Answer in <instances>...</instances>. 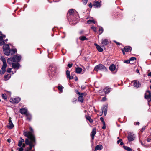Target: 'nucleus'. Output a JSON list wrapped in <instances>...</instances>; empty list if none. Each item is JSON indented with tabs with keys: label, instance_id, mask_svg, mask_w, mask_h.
Masks as SVG:
<instances>
[{
	"label": "nucleus",
	"instance_id": "f257e3e1",
	"mask_svg": "<svg viewBox=\"0 0 151 151\" xmlns=\"http://www.w3.org/2000/svg\"><path fill=\"white\" fill-rule=\"evenodd\" d=\"M3 48L4 54L7 56L13 55L17 52V50L16 49H10L9 44L4 45Z\"/></svg>",
	"mask_w": 151,
	"mask_h": 151
},
{
	"label": "nucleus",
	"instance_id": "f03ea898",
	"mask_svg": "<svg viewBox=\"0 0 151 151\" xmlns=\"http://www.w3.org/2000/svg\"><path fill=\"white\" fill-rule=\"evenodd\" d=\"M101 70L103 71L107 72V69L104 65L101 64H99L96 65L94 68V70L97 72L98 70Z\"/></svg>",
	"mask_w": 151,
	"mask_h": 151
},
{
	"label": "nucleus",
	"instance_id": "7ed1b4c3",
	"mask_svg": "<svg viewBox=\"0 0 151 151\" xmlns=\"http://www.w3.org/2000/svg\"><path fill=\"white\" fill-rule=\"evenodd\" d=\"M23 134L24 135L27 137L32 141L33 142L35 140V138L32 133L31 132L28 131H25L23 132Z\"/></svg>",
	"mask_w": 151,
	"mask_h": 151
},
{
	"label": "nucleus",
	"instance_id": "20e7f679",
	"mask_svg": "<svg viewBox=\"0 0 151 151\" xmlns=\"http://www.w3.org/2000/svg\"><path fill=\"white\" fill-rule=\"evenodd\" d=\"M145 98L147 100L148 103L151 101V93L150 91H148L145 94Z\"/></svg>",
	"mask_w": 151,
	"mask_h": 151
},
{
	"label": "nucleus",
	"instance_id": "39448f33",
	"mask_svg": "<svg viewBox=\"0 0 151 151\" xmlns=\"http://www.w3.org/2000/svg\"><path fill=\"white\" fill-rule=\"evenodd\" d=\"M135 136L133 132H131L128 133L127 139L128 141L129 142L133 141L135 139Z\"/></svg>",
	"mask_w": 151,
	"mask_h": 151
},
{
	"label": "nucleus",
	"instance_id": "423d86ee",
	"mask_svg": "<svg viewBox=\"0 0 151 151\" xmlns=\"http://www.w3.org/2000/svg\"><path fill=\"white\" fill-rule=\"evenodd\" d=\"M13 58L14 59V62L18 63L20 62L21 59V56L19 54H17L14 56Z\"/></svg>",
	"mask_w": 151,
	"mask_h": 151
},
{
	"label": "nucleus",
	"instance_id": "0eeeda50",
	"mask_svg": "<svg viewBox=\"0 0 151 151\" xmlns=\"http://www.w3.org/2000/svg\"><path fill=\"white\" fill-rule=\"evenodd\" d=\"M7 66V65L6 62L3 63L2 66L1 68V70H2L1 72V75L4 74L6 72V69Z\"/></svg>",
	"mask_w": 151,
	"mask_h": 151
},
{
	"label": "nucleus",
	"instance_id": "6e6552de",
	"mask_svg": "<svg viewBox=\"0 0 151 151\" xmlns=\"http://www.w3.org/2000/svg\"><path fill=\"white\" fill-rule=\"evenodd\" d=\"M48 73H49V76L50 77H52L54 75L55 72L52 69V66H50L48 70Z\"/></svg>",
	"mask_w": 151,
	"mask_h": 151
},
{
	"label": "nucleus",
	"instance_id": "1a4fd4ad",
	"mask_svg": "<svg viewBox=\"0 0 151 151\" xmlns=\"http://www.w3.org/2000/svg\"><path fill=\"white\" fill-rule=\"evenodd\" d=\"M20 66V64L18 63H14L12 64V66L13 68L16 70L18 69Z\"/></svg>",
	"mask_w": 151,
	"mask_h": 151
},
{
	"label": "nucleus",
	"instance_id": "9d476101",
	"mask_svg": "<svg viewBox=\"0 0 151 151\" xmlns=\"http://www.w3.org/2000/svg\"><path fill=\"white\" fill-rule=\"evenodd\" d=\"M9 125L7 126V127L9 129H11L14 127V125L12 122V121L11 120V118H9Z\"/></svg>",
	"mask_w": 151,
	"mask_h": 151
},
{
	"label": "nucleus",
	"instance_id": "9b49d317",
	"mask_svg": "<svg viewBox=\"0 0 151 151\" xmlns=\"http://www.w3.org/2000/svg\"><path fill=\"white\" fill-rule=\"evenodd\" d=\"M107 106L105 105L103 106L102 109V113L101 114V115H102L103 113L104 112V116H105L107 113Z\"/></svg>",
	"mask_w": 151,
	"mask_h": 151
},
{
	"label": "nucleus",
	"instance_id": "f8f14e48",
	"mask_svg": "<svg viewBox=\"0 0 151 151\" xmlns=\"http://www.w3.org/2000/svg\"><path fill=\"white\" fill-rule=\"evenodd\" d=\"M27 109L26 108H22L20 109V112L22 114H26L28 112H27Z\"/></svg>",
	"mask_w": 151,
	"mask_h": 151
},
{
	"label": "nucleus",
	"instance_id": "ddd939ff",
	"mask_svg": "<svg viewBox=\"0 0 151 151\" xmlns=\"http://www.w3.org/2000/svg\"><path fill=\"white\" fill-rule=\"evenodd\" d=\"M132 83H133V86L134 87H136L137 88H138L139 87L141 86L140 83L139 82V81H132Z\"/></svg>",
	"mask_w": 151,
	"mask_h": 151
},
{
	"label": "nucleus",
	"instance_id": "4468645a",
	"mask_svg": "<svg viewBox=\"0 0 151 151\" xmlns=\"http://www.w3.org/2000/svg\"><path fill=\"white\" fill-rule=\"evenodd\" d=\"M96 132V128H93L92 132L91 133V139L92 140H93L94 139V136L95 135Z\"/></svg>",
	"mask_w": 151,
	"mask_h": 151
},
{
	"label": "nucleus",
	"instance_id": "2eb2a0df",
	"mask_svg": "<svg viewBox=\"0 0 151 151\" xmlns=\"http://www.w3.org/2000/svg\"><path fill=\"white\" fill-rule=\"evenodd\" d=\"M21 99L19 97L14 98L12 99L11 102L13 103H17L20 101Z\"/></svg>",
	"mask_w": 151,
	"mask_h": 151
},
{
	"label": "nucleus",
	"instance_id": "dca6fc26",
	"mask_svg": "<svg viewBox=\"0 0 151 151\" xmlns=\"http://www.w3.org/2000/svg\"><path fill=\"white\" fill-rule=\"evenodd\" d=\"M66 74L67 78H69V80H70L73 79V76H70V71L67 70L66 71Z\"/></svg>",
	"mask_w": 151,
	"mask_h": 151
},
{
	"label": "nucleus",
	"instance_id": "f3484780",
	"mask_svg": "<svg viewBox=\"0 0 151 151\" xmlns=\"http://www.w3.org/2000/svg\"><path fill=\"white\" fill-rule=\"evenodd\" d=\"M126 52H131L132 50V47L129 46H127L123 48Z\"/></svg>",
	"mask_w": 151,
	"mask_h": 151
},
{
	"label": "nucleus",
	"instance_id": "a211bd4d",
	"mask_svg": "<svg viewBox=\"0 0 151 151\" xmlns=\"http://www.w3.org/2000/svg\"><path fill=\"white\" fill-rule=\"evenodd\" d=\"M94 45L96 46V49H97L98 51L99 52H102L103 50L100 46L97 43H95L94 44Z\"/></svg>",
	"mask_w": 151,
	"mask_h": 151
},
{
	"label": "nucleus",
	"instance_id": "6ab92c4d",
	"mask_svg": "<svg viewBox=\"0 0 151 151\" xmlns=\"http://www.w3.org/2000/svg\"><path fill=\"white\" fill-rule=\"evenodd\" d=\"M101 44L103 46L109 44V41L107 39H102L101 40Z\"/></svg>",
	"mask_w": 151,
	"mask_h": 151
},
{
	"label": "nucleus",
	"instance_id": "aec40b11",
	"mask_svg": "<svg viewBox=\"0 0 151 151\" xmlns=\"http://www.w3.org/2000/svg\"><path fill=\"white\" fill-rule=\"evenodd\" d=\"M35 141L32 142L31 140L29 141L28 139H26L25 140V142L27 145H29V146L33 145L32 143L34 142Z\"/></svg>",
	"mask_w": 151,
	"mask_h": 151
},
{
	"label": "nucleus",
	"instance_id": "412c9836",
	"mask_svg": "<svg viewBox=\"0 0 151 151\" xmlns=\"http://www.w3.org/2000/svg\"><path fill=\"white\" fill-rule=\"evenodd\" d=\"M7 62L8 64L12 65V64L14 63L13 62H14L13 57L8 58L7 60Z\"/></svg>",
	"mask_w": 151,
	"mask_h": 151
},
{
	"label": "nucleus",
	"instance_id": "4be33fe9",
	"mask_svg": "<svg viewBox=\"0 0 151 151\" xmlns=\"http://www.w3.org/2000/svg\"><path fill=\"white\" fill-rule=\"evenodd\" d=\"M111 88L108 87H105L104 89V91L105 94H108L111 91Z\"/></svg>",
	"mask_w": 151,
	"mask_h": 151
},
{
	"label": "nucleus",
	"instance_id": "5701e85b",
	"mask_svg": "<svg viewBox=\"0 0 151 151\" xmlns=\"http://www.w3.org/2000/svg\"><path fill=\"white\" fill-rule=\"evenodd\" d=\"M116 69V66L115 65L112 64L109 67V69L112 72L114 71Z\"/></svg>",
	"mask_w": 151,
	"mask_h": 151
},
{
	"label": "nucleus",
	"instance_id": "b1692460",
	"mask_svg": "<svg viewBox=\"0 0 151 151\" xmlns=\"http://www.w3.org/2000/svg\"><path fill=\"white\" fill-rule=\"evenodd\" d=\"M93 6L96 8L99 7L101 6V4L98 1H96L93 4Z\"/></svg>",
	"mask_w": 151,
	"mask_h": 151
},
{
	"label": "nucleus",
	"instance_id": "393cba45",
	"mask_svg": "<svg viewBox=\"0 0 151 151\" xmlns=\"http://www.w3.org/2000/svg\"><path fill=\"white\" fill-rule=\"evenodd\" d=\"M27 118L26 119L29 121H31L32 118L31 115L29 113L25 115Z\"/></svg>",
	"mask_w": 151,
	"mask_h": 151
},
{
	"label": "nucleus",
	"instance_id": "a878e982",
	"mask_svg": "<svg viewBox=\"0 0 151 151\" xmlns=\"http://www.w3.org/2000/svg\"><path fill=\"white\" fill-rule=\"evenodd\" d=\"M103 148L102 145H101L99 144L96 145L95 147V150H101Z\"/></svg>",
	"mask_w": 151,
	"mask_h": 151
},
{
	"label": "nucleus",
	"instance_id": "bb28decb",
	"mask_svg": "<svg viewBox=\"0 0 151 151\" xmlns=\"http://www.w3.org/2000/svg\"><path fill=\"white\" fill-rule=\"evenodd\" d=\"M82 70V69L80 67H77L76 68V72L77 73H80Z\"/></svg>",
	"mask_w": 151,
	"mask_h": 151
},
{
	"label": "nucleus",
	"instance_id": "cd10ccee",
	"mask_svg": "<svg viewBox=\"0 0 151 151\" xmlns=\"http://www.w3.org/2000/svg\"><path fill=\"white\" fill-rule=\"evenodd\" d=\"M24 142V140L23 139H22V138H21V140L19 141L18 145L19 147H21L22 145L23 142Z\"/></svg>",
	"mask_w": 151,
	"mask_h": 151
},
{
	"label": "nucleus",
	"instance_id": "c85d7f7f",
	"mask_svg": "<svg viewBox=\"0 0 151 151\" xmlns=\"http://www.w3.org/2000/svg\"><path fill=\"white\" fill-rule=\"evenodd\" d=\"M11 77V75L9 74L5 75L4 76V80L7 81L9 80Z\"/></svg>",
	"mask_w": 151,
	"mask_h": 151
},
{
	"label": "nucleus",
	"instance_id": "c756f323",
	"mask_svg": "<svg viewBox=\"0 0 151 151\" xmlns=\"http://www.w3.org/2000/svg\"><path fill=\"white\" fill-rule=\"evenodd\" d=\"M78 101L81 103H82L83 101V96H79L78 99Z\"/></svg>",
	"mask_w": 151,
	"mask_h": 151
},
{
	"label": "nucleus",
	"instance_id": "7c9ffc66",
	"mask_svg": "<svg viewBox=\"0 0 151 151\" xmlns=\"http://www.w3.org/2000/svg\"><path fill=\"white\" fill-rule=\"evenodd\" d=\"M85 117L87 120H89V122H91L92 123L93 122V120L91 119L90 116H87V115H85Z\"/></svg>",
	"mask_w": 151,
	"mask_h": 151
},
{
	"label": "nucleus",
	"instance_id": "2f4dec72",
	"mask_svg": "<svg viewBox=\"0 0 151 151\" xmlns=\"http://www.w3.org/2000/svg\"><path fill=\"white\" fill-rule=\"evenodd\" d=\"M123 147L125 150L128 151H132V149L129 147L125 146V145L123 146Z\"/></svg>",
	"mask_w": 151,
	"mask_h": 151
},
{
	"label": "nucleus",
	"instance_id": "473e14b6",
	"mask_svg": "<svg viewBox=\"0 0 151 151\" xmlns=\"http://www.w3.org/2000/svg\"><path fill=\"white\" fill-rule=\"evenodd\" d=\"M79 39L80 40L84 41L85 40H87L88 39L84 36H81L80 37Z\"/></svg>",
	"mask_w": 151,
	"mask_h": 151
},
{
	"label": "nucleus",
	"instance_id": "72a5a7b5",
	"mask_svg": "<svg viewBox=\"0 0 151 151\" xmlns=\"http://www.w3.org/2000/svg\"><path fill=\"white\" fill-rule=\"evenodd\" d=\"M74 12L73 10L72 9H70L68 12V14H69L70 15H72Z\"/></svg>",
	"mask_w": 151,
	"mask_h": 151
},
{
	"label": "nucleus",
	"instance_id": "f704fd0d",
	"mask_svg": "<svg viewBox=\"0 0 151 151\" xmlns=\"http://www.w3.org/2000/svg\"><path fill=\"white\" fill-rule=\"evenodd\" d=\"M33 146V145H30L29 146V147H26L25 149V151H29V150H31L32 149Z\"/></svg>",
	"mask_w": 151,
	"mask_h": 151
},
{
	"label": "nucleus",
	"instance_id": "c9c22d12",
	"mask_svg": "<svg viewBox=\"0 0 151 151\" xmlns=\"http://www.w3.org/2000/svg\"><path fill=\"white\" fill-rule=\"evenodd\" d=\"M63 87L60 86L59 84L58 86V88L61 92L63 91Z\"/></svg>",
	"mask_w": 151,
	"mask_h": 151
},
{
	"label": "nucleus",
	"instance_id": "e433bc0d",
	"mask_svg": "<svg viewBox=\"0 0 151 151\" xmlns=\"http://www.w3.org/2000/svg\"><path fill=\"white\" fill-rule=\"evenodd\" d=\"M99 34H101L103 32V29L102 27H100L99 29Z\"/></svg>",
	"mask_w": 151,
	"mask_h": 151
},
{
	"label": "nucleus",
	"instance_id": "4c0bfd02",
	"mask_svg": "<svg viewBox=\"0 0 151 151\" xmlns=\"http://www.w3.org/2000/svg\"><path fill=\"white\" fill-rule=\"evenodd\" d=\"M87 23L90 24L92 23H95V21L94 20H88L87 21Z\"/></svg>",
	"mask_w": 151,
	"mask_h": 151
},
{
	"label": "nucleus",
	"instance_id": "58836bf2",
	"mask_svg": "<svg viewBox=\"0 0 151 151\" xmlns=\"http://www.w3.org/2000/svg\"><path fill=\"white\" fill-rule=\"evenodd\" d=\"M1 60L2 61L3 63L6 62L5 59L3 56H2L0 58Z\"/></svg>",
	"mask_w": 151,
	"mask_h": 151
},
{
	"label": "nucleus",
	"instance_id": "ea45409f",
	"mask_svg": "<svg viewBox=\"0 0 151 151\" xmlns=\"http://www.w3.org/2000/svg\"><path fill=\"white\" fill-rule=\"evenodd\" d=\"M2 98L4 99H6L7 98L6 95V94H2Z\"/></svg>",
	"mask_w": 151,
	"mask_h": 151
},
{
	"label": "nucleus",
	"instance_id": "a19ab883",
	"mask_svg": "<svg viewBox=\"0 0 151 151\" xmlns=\"http://www.w3.org/2000/svg\"><path fill=\"white\" fill-rule=\"evenodd\" d=\"M136 58L135 57H132L129 59V60L130 61H134L136 60Z\"/></svg>",
	"mask_w": 151,
	"mask_h": 151
},
{
	"label": "nucleus",
	"instance_id": "79ce46f5",
	"mask_svg": "<svg viewBox=\"0 0 151 151\" xmlns=\"http://www.w3.org/2000/svg\"><path fill=\"white\" fill-rule=\"evenodd\" d=\"M1 42H0V45L2 46L3 45H5L4 44L5 43V42L4 41L2 40L1 41Z\"/></svg>",
	"mask_w": 151,
	"mask_h": 151
},
{
	"label": "nucleus",
	"instance_id": "37998d69",
	"mask_svg": "<svg viewBox=\"0 0 151 151\" xmlns=\"http://www.w3.org/2000/svg\"><path fill=\"white\" fill-rule=\"evenodd\" d=\"M91 29L93 30L94 32H96V28L94 26H93L91 27Z\"/></svg>",
	"mask_w": 151,
	"mask_h": 151
},
{
	"label": "nucleus",
	"instance_id": "c03bdc74",
	"mask_svg": "<svg viewBox=\"0 0 151 151\" xmlns=\"http://www.w3.org/2000/svg\"><path fill=\"white\" fill-rule=\"evenodd\" d=\"M75 92L76 94H78V95H81V94H80L81 93L78 92V90L77 89L75 90Z\"/></svg>",
	"mask_w": 151,
	"mask_h": 151
},
{
	"label": "nucleus",
	"instance_id": "a18cd8bd",
	"mask_svg": "<svg viewBox=\"0 0 151 151\" xmlns=\"http://www.w3.org/2000/svg\"><path fill=\"white\" fill-rule=\"evenodd\" d=\"M107 100V98H106V96H105L104 97L102 98V99L101 100V101H106Z\"/></svg>",
	"mask_w": 151,
	"mask_h": 151
},
{
	"label": "nucleus",
	"instance_id": "49530a36",
	"mask_svg": "<svg viewBox=\"0 0 151 151\" xmlns=\"http://www.w3.org/2000/svg\"><path fill=\"white\" fill-rule=\"evenodd\" d=\"M11 70L12 68H7L6 71L8 73H10L11 72Z\"/></svg>",
	"mask_w": 151,
	"mask_h": 151
},
{
	"label": "nucleus",
	"instance_id": "de8ad7c7",
	"mask_svg": "<svg viewBox=\"0 0 151 151\" xmlns=\"http://www.w3.org/2000/svg\"><path fill=\"white\" fill-rule=\"evenodd\" d=\"M130 60H126L125 61H124V63H127V64H128V63H130Z\"/></svg>",
	"mask_w": 151,
	"mask_h": 151
},
{
	"label": "nucleus",
	"instance_id": "09e8293b",
	"mask_svg": "<svg viewBox=\"0 0 151 151\" xmlns=\"http://www.w3.org/2000/svg\"><path fill=\"white\" fill-rule=\"evenodd\" d=\"M72 63H69L68 64V67L69 68H71L72 66Z\"/></svg>",
	"mask_w": 151,
	"mask_h": 151
},
{
	"label": "nucleus",
	"instance_id": "8fccbe9b",
	"mask_svg": "<svg viewBox=\"0 0 151 151\" xmlns=\"http://www.w3.org/2000/svg\"><path fill=\"white\" fill-rule=\"evenodd\" d=\"M88 0H82L83 3L86 4L88 2Z\"/></svg>",
	"mask_w": 151,
	"mask_h": 151
},
{
	"label": "nucleus",
	"instance_id": "3c124183",
	"mask_svg": "<svg viewBox=\"0 0 151 151\" xmlns=\"http://www.w3.org/2000/svg\"><path fill=\"white\" fill-rule=\"evenodd\" d=\"M134 124L135 125H139L140 123L139 122H134Z\"/></svg>",
	"mask_w": 151,
	"mask_h": 151
},
{
	"label": "nucleus",
	"instance_id": "603ef678",
	"mask_svg": "<svg viewBox=\"0 0 151 151\" xmlns=\"http://www.w3.org/2000/svg\"><path fill=\"white\" fill-rule=\"evenodd\" d=\"M86 88V87L85 86L83 85H82L81 86V90H84Z\"/></svg>",
	"mask_w": 151,
	"mask_h": 151
},
{
	"label": "nucleus",
	"instance_id": "864d4df0",
	"mask_svg": "<svg viewBox=\"0 0 151 151\" xmlns=\"http://www.w3.org/2000/svg\"><path fill=\"white\" fill-rule=\"evenodd\" d=\"M147 142H150L151 141V137L150 138H147Z\"/></svg>",
	"mask_w": 151,
	"mask_h": 151
},
{
	"label": "nucleus",
	"instance_id": "5fc2aeb1",
	"mask_svg": "<svg viewBox=\"0 0 151 151\" xmlns=\"http://www.w3.org/2000/svg\"><path fill=\"white\" fill-rule=\"evenodd\" d=\"M23 149L22 147H21L20 148H19L18 151H23Z\"/></svg>",
	"mask_w": 151,
	"mask_h": 151
},
{
	"label": "nucleus",
	"instance_id": "6e6d98bb",
	"mask_svg": "<svg viewBox=\"0 0 151 151\" xmlns=\"http://www.w3.org/2000/svg\"><path fill=\"white\" fill-rule=\"evenodd\" d=\"M122 139H120L119 140H118L117 141V144H119L120 142H122Z\"/></svg>",
	"mask_w": 151,
	"mask_h": 151
},
{
	"label": "nucleus",
	"instance_id": "4d7b16f0",
	"mask_svg": "<svg viewBox=\"0 0 151 151\" xmlns=\"http://www.w3.org/2000/svg\"><path fill=\"white\" fill-rule=\"evenodd\" d=\"M81 94V95H79L81 96L83 95L84 94H85L84 95H85V96L86 95V93H81L80 94Z\"/></svg>",
	"mask_w": 151,
	"mask_h": 151
},
{
	"label": "nucleus",
	"instance_id": "13d9d810",
	"mask_svg": "<svg viewBox=\"0 0 151 151\" xmlns=\"http://www.w3.org/2000/svg\"><path fill=\"white\" fill-rule=\"evenodd\" d=\"M114 42H115V43H116L118 45H120L121 44L118 42H117L116 41L114 40Z\"/></svg>",
	"mask_w": 151,
	"mask_h": 151
},
{
	"label": "nucleus",
	"instance_id": "bf43d9fd",
	"mask_svg": "<svg viewBox=\"0 0 151 151\" xmlns=\"http://www.w3.org/2000/svg\"><path fill=\"white\" fill-rule=\"evenodd\" d=\"M145 129V126H144L141 129V131L143 132V131Z\"/></svg>",
	"mask_w": 151,
	"mask_h": 151
},
{
	"label": "nucleus",
	"instance_id": "052dcab7",
	"mask_svg": "<svg viewBox=\"0 0 151 151\" xmlns=\"http://www.w3.org/2000/svg\"><path fill=\"white\" fill-rule=\"evenodd\" d=\"M29 129L30 131H31L30 132H32H32L33 131V129L31 127H30L29 128Z\"/></svg>",
	"mask_w": 151,
	"mask_h": 151
},
{
	"label": "nucleus",
	"instance_id": "680f3d73",
	"mask_svg": "<svg viewBox=\"0 0 151 151\" xmlns=\"http://www.w3.org/2000/svg\"><path fill=\"white\" fill-rule=\"evenodd\" d=\"M140 142L141 143V144L144 147H145L146 145H145L141 141H140Z\"/></svg>",
	"mask_w": 151,
	"mask_h": 151
},
{
	"label": "nucleus",
	"instance_id": "e2e57ef3",
	"mask_svg": "<svg viewBox=\"0 0 151 151\" xmlns=\"http://www.w3.org/2000/svg\"><path fill=\"white\" fill-rule=\"evenodd\" d=\"M89 7L91 8L92 7V4L91 3H90V4H89Z\"/></svg>",
	"mask_w": 151,
	"mask_h": 151
},
{
	"label": "nucleus",
	"instance_id": "0e129e2a",
	"mask_svg": "<svg viewBox=\"0 0 151 151\" xmlns=\"http://www.w3.org/2000/svg\"><path fill=\"white\" fill-rule=\"evenodd\" d=\"M121 50L123 52V54L124 55L125 54V50H124L123 49H122Z\"/></svg>",
	"mask_w": 151,
	"mask_h": 151
},
{
	"label": "nucleus",
	"instance_id": "69168bd1",
	"mask_svg": "<svg viewBox=\"0 0 151 151\" xmlns=\"http://www.w3.org/2000/svg\"><path fill=\"white\" fill-rule=\"evenodd\" d=\"M100 120L102 122L104 121V118L102 117H101L100 118Z\"/></svg>",
	"mask_w": 151,
	"mask_h": 151
},
{
	"label": "nucleus",
	"instance_id": "338daca9",
	"mask_svg": "<svg viewBox=\"0 0 151 151\" xmlns=\"http://www.w3.org/2000/svg\"><path fill=\"white\" fill-rule=\"evenodd\" d=\"M3 40V37L1 36H0V42L2 40Z\"/></svg>",
	"mask_w": 151,
	"mask_h": 151
},
{
	"label": "nucleus",
	"instance_id": "774afa93",
	"mask_svg": "<svg viewBox=\"0 0 151 151\" xmlns=\"http://www.w3.org/2000/svg\"><path fill=\"white\" fill-rule=\"evenodd\" d=\"M102 129H106V125H103V126L102 127Z\"/></svg>",
	"mask_w": 151,
	"mask_h": 151
}]
</instances>
